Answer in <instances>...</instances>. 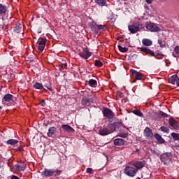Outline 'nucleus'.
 I'll return each mask as SVG.
<instances>
[{
	"instance_id": "38",
	"label": "nucleus",
	"mask_w": 179,
	"mask_h": 179,
	"mask_svg": "<svg viewBox=\"0 0 179 179\" xmlns=\"http://www.w3.org/2000/svg\"><path fill=\"white\" fill-rule=\"evenodd\" d=\"M82 104H83V106H89V104H90L89 100L85 99V98H83L82 99Z\"/></svg>"
},
{
	"instance_id": "30",
	"label": "nucleus",
	"mask_w": 179,
	"mask_h": 179,
	"mask_svg": "<svg viewBox=\"0 0 179 179\" xmlns=\"http://www.w3.org/2000/svg\"><path fill=\"white\" fill-rule=\"evenodd\" d=\"M88 83L91 87H96L97 86V81L94 79L90 80Z\"/></svg>"
},
{
	"instance_id": "1",
	"label": "nucleus",
	"mask_w": 179,
	"mask_h": 179,
	"mask_svg": "<svg viewBox=\"0 0 179 179\" xmlns=\"http://www.w3.org/2000/svg\"><path fill=\"white\" fill-rule=\"evenodd\" d=\"M108 125L109 129L107 127H103L99 130V134L101 136H107V135H110V134L117 131V128L119 129L123 126L122 122H110Z\"/></svg>"
},
{
	"instance_id": "10",
	"label": "nucleus",
	"mask_w": 179,
	"mask_h": 179,
	"mask_svg": "<svg viewBox=\"0 0 179 179\" xmlns=\"http://www.w3.org/2000/svg\"><path fill=\"white\" fill-rule=\"evenodd\" d=\"M15 99H16L13 95L10 94H7L4 95L3 97V101H6L7 103H10V106H14L15 103L13 101H15ZM13 102V103H12Z\"/></svg>"
},
{
	"instance_id": "19",
	"label": "nucleus",
	"mask_w": 179,
	"mask_h": 179,
	"mask_svg": "<svg viewBox=\"0 0 179 179\" xmlns=\"http://www.w3.org/2000/svg\"><path fill=\"white\" fill-rule=\"evenodd\" d=\"M144 134L145 136H146L148 139H152V138H153V131H152V130L149 127H146L144 129Z\"/></svg>"
},
{
	"instance_id": "45",
	"label": "nucleus",
	"mask_w": 179,
	"mask_h": 179,
	"mask_svg": "<svg viewBox=\"0 0 179 179\" xmlns=\"http://www.w3.org/2000/svg\"><path fill=\"white\" fill-rule=\"evenodd\" d=\"M11 179H20V178H19V177H17L15 175H13L12 177H11Z\"/></svg>"
},
{
	"instance_id": "12",
	"label": "nucleus",
	"mask_w": 179,
	"mask_h": 179,
	"mask_svg": "<svg viewBox=\"0 0 179 179\" xmlns=\"http://www.w3.org/2000/svg\"><path fill=\"white\" fill-rule=\"evenodd\" d=\"M123 126H121L119 129L117 128L118 136H120V138H127L128 136V132L125 131V130L122 129V128H125V126L124 124H122Z\"/></svg>"
},
{
	"instance_id": "44",
	"label": "nucleus",
	"mask_w": 179,
	"mask_h": 179,
	"mask_svg": "<svg viewBox=\"0 0 179 179\" xmlns=\"http://www.w3.org/2000/svg\"><path fill=\"white\" fill-rule=\"evenodd\" d=\"M16 150H17V152H22V150H23V148H22V147H18V148H16Z\"/></svg>"
},
{
	"instance_id": "33",
	"label": "nucleus",
	"mask_w": 179,
	"mask_h": 179,
	"mask_svg": "<svg viewBox=\"0 0 179 179\" xmlns=\"http://www.w3.org/2000/svg\"><path fill=\"white\" fill-rule=\"evenodd\" d=\"M160 130L162 131V132H164L165 134H169L170 132V129H169V127H164V126H162L160 127Z\"/></svg>"
},
{
	"instance_id": "18",
	"label": "nucleus",
	"mask_w": 179,
	"mask_h": 179,
	"mask_svg": "<svg viewBox=\"0 0 179 179\" xmlns=\"http://www.w3.org/2000/svg\"><path fill=\"white\" fill-rule=\"evenodd\" d=\"M132 75L133 78H135L136 80H142V79H143V74L141 72L133 70Z\"/></svg>"
},
{
	"instance_id": "9",
	"label": "nucleus",
	"mask_w": 179,
	"mask_h": 179,
	"mask_svg": "<svg viewBox=\"0 0 179 179\" xmlns=\"http://www.w3.org/2000/svg\"><path fill=\"white\" fill-rule=\"evenodd\" d=\"M129 31L131 33V34H135V33H138L141 30V24H133L131 25L128 26Z\"/></svg>"
},
{
	"instance_id": "32",
	"label": "nucleus",
	"mask_w": 179,
	"mask_h": 179,
	"mask_svg": "<svg viewBox=\"0 0 179 179\" xmlns=\"http://www.w3.org/2000/svg\"><path fill=\"white\" fill-rule=\"evenodd\" d=\"M117 47L120 52H128V48L122 47L121 45H119Z\"/></svg>"
},
{
	"instance_id": "26",
	"label": "nucleus",
	"mask_w": 179,
	"mask_h": 179,
	"mask_svg": "<svg viewBox=\"0 0 179 179\" xmlns=\"http://www.w3.org/2000/svg\"><path fill=\"white\" fill-rule=\"evenodd\" d=\"M7 10L8 8H6V6L0 3V15H5Z\"/></svg>"
},
{
	"instance_id": "52",
	"label": "nucleus",
	"mask_w": 179,
	"mask_h": 179,
	"mask_svg": "<svg viewBox=\"0 0 179 179\" xmlns=\"http://www.w3.org/2000/svg\"><path fill=\"white\" fill-rule=\"evenodd\" d=\"M123 1H128V0H123Z\"/></svg>"
},
{
	"instance_id": "8",
	"label": "nucleus",
	"mask_w": 179,
	"mask_h": 179,
	"mask_svg": "<svg viewBox=\"0 0 179 179\" xmlns=\"http://www.w3.org/2000/svg\"><path fill=\"white\" fill-rule=\"evenodd\" d=\"M13 34L15 35L22 34V36H23L24 34V29H23V25L19 22H17L13 28Z\"/></svg>"
},
{
	"instance_id": "5",
	"label": "nucleus",
	"mask_w": 179,
	"mask_h": 179,
	"mask_svg": "<svg viewBox=\"0 0 179 179\" xmlns=\"http://www.w3.org/2000/svg\"><path fill=\"white\" fill-rule=\"evenodd\" d=\"M145 27L149 31L156 33L157 31H162V29L157 26V24L152 22H147Z\"/></svg>"
},
{
	"instance_id": "28",
	"label": "nucleus",
	"mask_w": 179,
	"mask_h": 179,
	"mask_svg": "<svg viewBox=\"0 0 179 179\" xmlns=\"http://www.w3.org/2000/svg\"><path fill=\"white\" fill-rule=\"evenodd\" d=\"M34 89H37L38 90H41L42 89H44V85H43L41 83H36L33 85Z\"/></svg>"
},
{
	"instance_id": "31",
	"label": "nucleus",
	"mask_w": 179,
	"mask_h": 179,
	"mask_svg": "<svg viewBox=\"0 0 179 179\" xmlns=\"http://www.w3.org/2000/svg\"><path fill=\"white\" fill-rule=\"evenodd\" d=\"M133 114L137 115L138 117H143V113L138 109L132 110Z\"/></svg>"
},
{
	"instance_id": "46",
	"label": "nucleus",
	"mask_w": 179,
	"mask_h": 179,
	"mask_svg": "<svg viewBox=\"0 0 179 179\" xmlns=\"http://www.w3.org/2000/svg\"><path fill=\"white\" fill-rule=\"evenodd\" d=\"M118 96H120V97H122V95L124 94L122 92H119L117 93Z\"/></svg>"
},
{
	"instance_id": "4",
	"label": "nucleus",
	"mask_w": 179,
	"mask_h": 179,
	"mask_svg": "<svg viewBox=\"0 0 179 179\" xmlns=\"http://www.w3.org/2000/svg\"><path fill=\"white\" fill-rule=\"evenodd\" d=\"M171 152H165L160 155L159 159L164 164L167 166L171 162Z\"/></svg>"
},
{
	"instance_id": "17",
	"label": "nucleus",
	"mask_w": 179,
	"mask_h": 179,
	"mask_svg": "<svg viewBox=\"0 0 179 179\" xmlns=\"http://www.w3.org/2000/svg\"><path fill=\"white\" fill-rule=\"evenodd\" d=\"M42 174L45 176V177H52V176L55 174V171H54V169H48L45 168L43 171Z\"/></svg>"
},
{
	"instance_id": "34",
	"label": "nucleus",
	"mask_w": 179,
	"mask_h": 179,
	"mask_svg": "<svg viewBox=\"0 0 179 179\" xmlns=\"http://www.w3.org/2000/svg\"><path fill=\"white\" fill-rule=\"evenodd\" d=\"M171 136L173 138L174 141H179V134L171 133Z\"/></svg>"
},
{
	"instance_id": "51",
	"label": "nucleus",
	"mask_w": 179,
	"mask_h": 179,
	"mask_svg": "<svg viewBox=\"0 0 179 179\" xmlns=\"http://www.w3.org/2000/svg\"><path fill=\"white\" fill-rule=\"evenodd\" d=\"M136 179H141V178L138 177Z\"/></svg>"
},
{
	"instance_id": "2",
	"label": "nucleus",
	"mask_w": 179,
	"mask_h": 179,
	"mask_svg": "<svg viewBox=\"0 0 179 179\" xmlns=\"http://www.w3.org/2000/svg\"><path fill=\"white\" fill-rule=\"evenodd\" d=\"M89 27L91 29L92 31L95 33V34H99L100 30H102V31H106V30H107V25H98L94 21L89 22Z\"/></svg>"
},
{
	"instance_id": "40",
	"label": "nucleus",
	"mask_w": 179,
	"mask_h": 179,
	"mask_svg": "<svg viewBox=\"0 0 179 179\" xmlns=\"http://www.w3.org/2000/svg\"><path fill=\"white\" fill-rule=\"evenodd\" d=\"M158 44L162 48H164V47H166V45L162 41V40H158Z\"/></svg>"
},
{
	"instance_id": "15",
	"label": "nucleus",
	"mask_w": 179,
	"mask_h": 179,
	"mask_svg": "<svg viewBox=\"0 0 179 179\" xmlns=\"http://www.w3.org/2000/svg\"><path fill=\"white\" fill-rule=\"evenodd\" d=\"M79 56L81 58H83V59H88L89 58H90V57H92V52H90L87 50H85L79 52Z\"/></svg>"
},
{
	"instance_id": "36",
	"label": "nucleus",
	"mask_w": 179,
	"mask_h": 179,
	"mask_svg": "<svg viewBox=\"0 0 179 179\" xmlns=\"http://www.w3.org/2000/svg\"><path fill=\"white\" fill-rule=\"evenodd\" d=\"M67 66H68V64L66 63L61 64L59 65V69L60 71H64V69H66Z\"/></svg>"
},
{
	"instance_id": "29",
	"label": "nucleus",
	"mask_w": 179,
	"mask_h": 179,
	"mask_svg": "<svg viewBox=\"0 0 179 179\" xmlns=\"http://www.w3.org/2000/svg\"><path fill=\"white\" fill-rule=\"evenodd\" d=\"M95 2L99 6H106V4L107 3V0H95Z\"/></svg>"
},
{
	"instance_id": "21",
	"label": "nucleus",
	"mask_w": 179,
	"mask_h": 179,
	"mask_svg": "<svg viewBox=\"0 0 179 179\" xmlns=\"http://www.w3.org/2000/svg\"><path fill=\"white\" fill-rule=\"evenodd\" d=\"M15 167L17 171H24L26 170V163L21 162L20 164H15Z\"/></svg>"
},
{
	"instance_id": "41",
	"label": "nucleus",
	"mask_w": 179,
	"mask_h": 179,
	"mask_svg": "<svg viewBox=\"0 0 179 179\" xmlns=\"http://www.w3.org/2000/svg\"><path fill=\"white\" fill-rule=\"evenodd\" d=\"M159 114L162 117H169V115H167V113L163 112V111H160Z\"/></svg>"
},
{
	"instance_id": "22",
	"label": "nucleus",
	"mask_w": 179,
	"mask_h": 179,
	"mask_svg": "<svg viewBox=\"0 0 179 179\" xmlns=\"http://www.w3.org/2000/svg\"><path fill=\"white\" fill-rule=\"evenodd\" d=\"M178 79H179L178 76L175 74L169 78V83H171L172 85H176Z\"/></svg>"
},
{
	"instance_id": "49",
	"label": "nucleus",
	"mask_w": 179,
	"mask_h": 179,
	"mask_svg": "<svg viewBox=\"0 0 179 179\" xmlns=\"http://www.w3.org/2000/svg\"><path fill=\"white\" fill-rule=\"evenodd\" d=\"M173 56L174 57V58H177V56H176L174 53H173Z\"/></svg>"
},
{
	"instance_id": "14",
	"label": "nucleus",
	"mask_w": 179,
	"mask_h": 179,
	"mask_svg": "<svg viewBox=\"0 0 179 179\" xmlns=\"http://www.w3.org/2000/svg\"><path fill=\"white\" fill-rule=\"evenodd\" d=\"M47 135L49 138H56L57 137V128L55 127H50Z\"/></svg>"
},
{
	"instance_id": "48",
	"label": "nucleus",
	"mask_w": 179,
	"mask_h": 179,
	"mask_svg": "<svg viewBox=\"0 0 179 179\" xmlns=\"http://www.w3.org/2000/svg\"><path fill=\"white\" fill-rule=\"evenodd\" d=\"M176 85L179 87V78H178V81L176 82Z\"/></svg>"
},
{
	"instance_id": "25",
	"label": "nucleus",
	"mask_w": 179,
	"mask_h": 179,
	"mask_svg": "<svg viewBox=\"0 0 179 179\" xmlns=\"http://www.w3.org/2000/svg\"><path fill=\"white\" fill-rule=\"evenodd\" d=\"M6 143V145H10L11 146H16L19 143V141L16 139H9Z\"/></svg>"
},
{
	"instance_id": "42",
	"label": "nucleus",
	"mask_w": 179,
	"mask_h": 179,
	"mask_svg": "<svg viewBox=\"0 0 179 179\" xmlns=\"http://www.w3.org/2000/svg\"><path fill=\"white\" fill-rule=\"evenodd\" d=\"M45 101L44 100H42L41 102V107H45Z\"/></svg>"
},
{
	"instance_id": "50",
	"label": "nucleus",
	"mask_w": 179,
	"mask_h": 179,
	"mask_svg": "<svg viewBox=\"0 0 179 179\" xmlns=\"http://www.w3.org/2000/svg\"><path fill=\"white\" fill-rule=\"evenodd\" d=\"M1 110H2V106H0V111H1Z\"/></svg>"
},
{
	"instance_id": "20",
	"label": "nucleus",
	"mask_w": 179,
	"mask_h": 179,
	"mask_svg": "<svg viewBox=\"0 0 179 179\" xmlns=\"http://www.w3.org/2000/svg\"><path fill=\"white\" fill-rule=\"evenodd\" d=\"M141 51H142V52H144L145 54H148L151 57H156V55H155V52L152 51V50H150L146 47L141 48Z\"/></svg>"
},
{
	"instance_id": "16",
	"label": "nucleus",
	"mask_w": 179,
	"mask_h": 179,
	"mask_svg": "<svg viewBox=\"0 0 179 179\" xmlns=\"http://www.w3.org/2000/svg\"><path fill=\"white\" fill-rule=\"evenodd\" d=\"M62 129L64 132H66L67 134H73L75 132V129L68 124H62Z\"/></svg>"
},
{
	"instance_id": "43",
	"label": "nucleus",
	"mask_w": 179,
	"mask_h": 179,
	"mask_svg": "<svg viewBox=\"0 0 179 179\" xmlns=\"http://www.w3.org/2000/svg\"><path fill=\"white\" fill-rule=\"evenodd\" d=\"M92 171H93V169L92 168L87 169V173H89L90 174L92 173Z\"/></svg>"
},
{
	"instance_id": "11",
	"label": "nucleus",
	"mask_w": 179,
	"mask_h": 179,
	"mask_svg": "<svg viewBox=\"0 0 179 179\" xmlns=\"http://www.w3.org/2000/svg\"><path fill=\"white\" fill-rule=\"evenodd\" d=\"M169 125L173 129H176V131L179 130V124L178 122L174 119V117H171L169 120Z\"/></svg>"
},
{
	"instance_id": "47",
	"label": "nucleus",
	"mask_w": 179,
	"mask_h": 179,
	"mask_svg": "<svg viewBox=\"0 0 179 179\" xmlns=\"http://www.w3.org/2000/svg\"><path fill=\"white\" fill-rule=\"evenodd\" d=\"M147 3H152L153 2V0H145Z\"/></svg>"
},
{
	"instance_id": "35",
	"label": "nucleus",
	"mask_w": 179,
	"mask_h": 179,
	"mask_svg": "<svg viewBox=\"0 0 179 179\" xmlns=\"http://www.w3.org/2000/svg\"><path fill=\"white\" fill-rule=\"evenodd\" d=\"M94 65H95V66H97L98 68H101V66H103V63L101 61H100L99 59H96Z\"/></svg>"
},
{
	"instance_id": "13",
	"label": "nucleus",
	"mask_w": 179,
	"mask_h": 179,
	"mask_svg": "<svg viewBox=\"0 0 179 179\" xmlns=\"http://www.w3.org/2000/svg\"><path fill=\"white\" fill-rule=\"evenodd\" d=\"M134 167H136L137 170H141V169H143L145 166H146V161H136L133 163Z\"/></svg>"
},
{
	"instance_id": "3",
	"label": "nucleus",
	"mask_w": 179,
	"mask_h": 179,
	"mask_svg": "<svg viewBox=\"0 0 179 179\" xmlns=\"http://www.w3.org/2000/svg\"><path fill=\"white\" fill-rule=\"evenodd\" d=\"M124 173L129 177H135L136 173H138V169L135 167L127 166L124 168Z\"/></svg>"
},
{
	"instance_id": "7",
	"label": "nucleus",
	"mask_w": 179,
	"mask_h": 179,
	"mask_svg": "<svg viewBox=\"0 0 179 179\" xmlns=\"http://www.w3.org/2000/svg\"><path fill=\"white\" fill-rule=\"evenodd\" d=\"M102 113L103 117L107 118V120H113L115 115L114 112H113V110L108 108H104L102 110Z\"/></svg>"
},
{
	"instance_id": "24",
	"label": "nucleus",
	"mask_w": 179,
	"mask_h": 179,
	"mask_svg": "<svg viewBox=\"0 0 179 179\" xmlns=\"http://www.w3.org/2000/svg\"><path fill=\"white\" fill-rule=\"evenodd\" d=\"M114 144L115 146H122L125 144V141L122 138H116L114 140Z\"/></svg>"
},
{
	"instance_id": "37",
	"label": "nucleus",
	"mask_w": 179,
	"mask_h": 179,
	"mask_svg": "<svg viewBox=\"0 0 179 179\" xmlns=\"http://www.w3.org/2000/svg\"><path fill=\"white\" fill-rule=\"evenodd\" d=\"M43 86L45 87H47V89L48 90H50V92H52V87L51 86V83H45Z\"/></svg>"
},
{
	"instance_id": "23",
	"label": "nucleus",
	"mask_w": 179,
	"mask_h": 179,
	"mask_svg": "<svg viewBox=\"0 0 179 179\" xmlns=\"http://www.w3.org/2000/svg\"><path fill=\"white\" fill-rule=\"evenodd\" d=\"M154 138L159 143H166V141L164 140V138H163V137H162V136L157 133L154 134Z\"/></svg>"
},
{
	"instance_id": "6",
	"label": "nucleus",
	"mask_w": 179,
	"mask_h": 179,
	"mask_svg": "<svg viewBox=\"0 0 179 179\" xmlns=\"http://www.w3.org/2000/svg\"><path fill=\"white\" fill-rule=\"evenodd\" d=\"M47 43V38L40 37L36 43L37 48L40 52H43L44 51V48H45V43Z\"/></svg>"
},
{
	"instance_id": "39",
	"label": "nucleus",
	"mask_w": 179,
	"mask_h": 179,
	"mask_svg": "<svg viewBox=\"0 0 179 179\" xmlns=\"http://www.w3.org/2000/svg\"><path fill=\"white\" fill-rule=\"evenodd\" d=\"M54 171H55V173H54L55 177H57V176H61V173H62L61 170H56Z\"/></svg>"
},
{
	"instance_id": "27",
	"label": "nucleus",
	"mask_w": 179,
	"mask_h": 179,
	"mask_svg": "<svg viewBox=\"0 0 179 179\" xmlns=\"http://www.w3.org/2000/svg\"><path fill=\"white\" fill-rule=\"evenodd\" d=\"M142 43H143V45H145V47H150V45H152V44H153L152 41L150 39H148V38L143 39Z\"/></svg>"
}]
</instances>
